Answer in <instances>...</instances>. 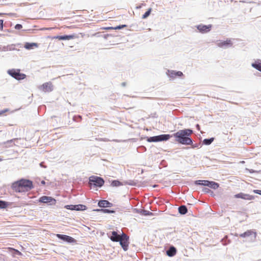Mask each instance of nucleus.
I'll use <instances>...</instances> for the list:
<instances>
[{
	"label": "nucleus",
	"instance_id": "c9c22d12",
	"mask_svg": "<svg viewBox=\"0 0 261 261\" xmlns=\"http://www.w3.org/2000/svg\"><path fill=\"white\" fill-rule=\"evenodd\" d=\"M203 191L205 192H208V191H209V189H207V188H204L203 189Z\"/></svg>",
	"mask_w": 261,
	"mask_h": 261
},
{
	"label": "nucleus",
	"instance_id": "6e6552de",
	"mask_svg": "<svg viewBox=\"0 0 261 261\" xmlns=\"http://www.w3.org/2000/svg\"><path fill=\"white\" fill-rule=\"evenodd\" d=\"M39 201L40 202L46 203H50L52 204H55L56 202V200L53 197L46 196H43L41 197L39 199Z\"/></svg>",
	"mask_w": 261,
	"mask_h": 261
},
{
	"label": "nucleus",
	"instance_id": "bb28decb",
	"mask_svg": "<svg viewBox=\"0 0 261 261\" xmlns=\"http://www.w3.org/2000/svg\"><path fill=\"white\" fill-rule=\"evenodd\" d=\"M8 206V204L6 202L0 200V208H4L7 207Z\"/></svg>",
	"mask_w": 261,
	"mask_h": 261
},
{
	"label": "nucleus",
	"instance_id": "ddd939ff",
	"mask_svg": "<svg viewBox=\"0 0 261 261\" xmlns=\"http://www.w3.org/2000/svg\"><path fill=\"white\" fill-rule=\"evenodd\" d=\"M76 37V36L73 34V35H64V36H56L54 37L53 38L61 40L73 39Z\"/></svg>",
	"mask_w": 261,
	"mask_h": 261
},
{
	"label": "nucleus",
	"instance_id": "473e14b6",
	"mask_svg": "<svg viewBox=\"0 0 261 261\" xmlns=\"http://www.w3.org/2000/svg\"><path fill=\"white\" fill-rule=\"evenodd\" d=\"M3 28V20L0 19V30H2Z\"/></svg>",
	"mask_w": 261,
	"mask_h": 261
},
{
	"label": "nucleus",
	"instance_id": "f257e3e1",
	"mask_svg": "<svg viewBox=\"0 0 261 261\" xmlns=\"http://www.w3.org/2000/svg\"><path fill=\"white\" fill-rule=\"evenodd\" d=\"M193 131L190 129L179 130L173 134L175 140L177 142L184 145H191L192 144V140L188 136H191Z\"/></svg>",
	"mask_w": 261,
	"mask_h": 261
},
{
	"label": "nucleus",
	"instance_id": "9b49d317",
	"mask_svg": "<svg viewBox=\"0 0 261 261\" xmlns=\"http://www.w3.org/2000/svg\"><path fill=\"white\" fill-rule=\"evenodd\" d=\"M57 237L64 241L69 242V243H74L75 242V240L68 236L64 235V234H57Z\"/></svg>",
	"mask_w": 261,
	"mask_h": 261
},
{
	"label": "nucleus",
	"instance_id": "a211bd4d",
	"mask_svg": "<svg viewBox=\"0 0 261 261\" xmlns=\"http://www.w3.org/2000/svg\"><path fill=\"white\" fill-rule=\"evenodd\" d=\"M38 45L36 43H25L24 47L27 49H32L34 47H37Z\"/></svg>",
	"mask_w": 261,
	"mask_h": 261
},
{
	"label": "nucleus",
	"instance_id": "2eb2a0df",
	"mask_svg": "<svg viewBox=\"0 0 261 261\" xmlns=\"http://www.w3.org/2000/svg\"><path fill=\"white\" fill-rule=\"evenodd\" d=\"M121 238V235L118 234L117 232L113 231L112 232V236L110 237L111 241L113 242H118Z\"/></svg>",
	"mask_w": 261,
	"mask_h": 261
},
{
	"label": "nucleus",
	"instance_id": "39448f33",
	"mask_svg": "<svg viewBox=\"0 0 261 261\" xmlns=\"http://www.w3.org/2000/svg\"><path fill=\"white\" fill-rule=\"evenodd\" d=\"M171 136L168 134L161 135L159 136L151 137L148 138V142H159L162 141H167L171 138Z\"/></svg>",
	"mask_w": 261,
	"mask_h": 261
},
{
	"label": "nucleus",
	"instance_id": "72a5a7b5",
	"mask_svg": "<svg viewBox=\"0 0 261 261\" xmlns=\"http://www.w3.org/2000/svg\"><path fill=\"white\" fill-rule=\"evenodd\" d=\"M17 140H18V138H15V139H11V140L7 141L6 143H11V142H14L15 141Z\"/></svg>",
	"mask_w": 261,
	"mask_h": 261
},
{
	"label": "nucleus",
	"instance_id": "1a4fd4ad",
	"mask_svg": "<svg viewBox=\"0 0 261 261\" xmlns=\"http://www.w3.org/2000/svg\"><path fill=\"white\" fill-rule=\"evenodd\" d=\"M40 89L44 92H51L53 90V85L50 82H46L41 86Z\"/></svg>",
	"mask_w": 261,
	"mask_h": 261
},
{
	"label": "nucleus",
	"instance_id": "4be33fe9",
	"mask_svg": "<svg viewBox=\"0 0 261 261\" xmlns=\"http://www.w3.org/2000/svg\"><path fill=\"white\" fill-rule=\"evenodd\" d=\"M214 140V138H211L210 139H205L203 140V143L205 145H208L211 144L213 142Z\"/></svg>",
	"mask_w": 261,
	"mask_h": 261
},
{
	"label": "nucleus",
	"instance_id": "0eeeda50",
	"mask_svg": "<svg viewBox=\"0 0 261 261\" xmlns=\"http://www.w3.org/2000/svg\"><path fill=\"white\" fill-rule=\"evenodd\" d=\"M118 242H120V244L123 249L125 251H126L128 246V237L125 233H123L121 235V238H120V241Z\"/></svg>",
	"mask_w": 261,
	"mask_h": 261
},
{
	"label": "nucleus",
	"instance_id": "f03ea898",
	"mask_svg": "<svg viewBox=\"0 0 261 261\" xmlns=\"http://www.w3.org/2000/svg\"><path fill=\"white\" fill-rule=\"evenodd\" d=\"M33 188L32 182L28 179H22L12 184L13 189L17 192L28 191Z\"/></svg>",
	"mask_w": 261,
	"mask_h": 261
},
{
	"label": "nucleus",
	"instance_id": "423d86ee",
	"mask_svg": "<svg viewBox=\"0 0 261 261\" xmlns=\"http://www.w3.org/2000/svg\"><path fill=\"white\" fill-rule=\"evenodd\" d=\"M8 72L10 75L17 80H22L25 77V75L20 73L19 70L11 69Z\"/></svg>",
	"mask_w": 261,
	"mask_h": 261
},
{
	"label": "nucleus",
	"instance_id": "f3484780",
	"mask_svg": "<svg viewBox=\"0 0 261 261\" xmlns=\"http://www.w3.org/2000/svg\"><path fill=\"white\" fill-rule=\"evenodd\" d=\"M85 207H86V206L83 205H67L66 206V207L67 209L72 210H76L77 211L85 210Z\"/></svg>",
	"mask_w": 261,
	"mask_h": 261
},
{
	"label": "nucleus",
	"instance_id": "393cba45",
	"mask_svg": "<svg viewBox=\"0 0 261 261\" xmlns=\"http://www.w3.org/2000/svg\"><path fill=\"white\" fill-rule=\"evenodd\" d=\"M252 66L255 68V69H257L258 70L261 71V63H253L252 64Z\"/></svg>",
	"mask_w": 261,
	"mask_h": 261
},
{
	"label": "nucleus",
	"instance_id": "2f4dec72",
	"mask_svg": "<svg viewBox=\"0 0 261 261\" xmlns=\"http://www.w3.org/2000/svg\"><path fill=\"white\" fill-rule=\"evenodd\" d=\"M22 28V25H21V24H17L15 26V29H17V30H20V29H21Z\"/></svg>",
	"mask_w": 261,
	"mask_h": 261
},
{
	"label": "nucleus",
	"instance_id": "b1692460",
	"mask_svg": "<svg viewBox=\"0 0 261 261\" xmlns=\"http://www.w3.org/2000/svg\"><path fill=\"white\" fill-rule=\"evenodd\" d=\"M126 25H118L116 27H108L106 28L107 30H118L125 28Z\"/></svg>",
	"mask_w": 261,
	"mask_h": 261
},
{
	"label": "nucleus",
	"instance_id": "412c9836",
	"mask_svg": "<svg viewBox=\"0 0 261 261\" xmlns=\"http://www.w3.org/2000/svg\"><path fill=\"white\" fill-rule=\"evenodd\" d=\"M178 211L181 214H185L187 213V207L185 205H181L178 207Z\"/></svg>",
	"mask_w": 261,
	"mask_h": 261
},
{
	"label": "nucleus",
	"instance_id": "a878e982",
	"mask_svg": "<svg viewBox=\"0 0 261 261\" xmlns=\"http://www.w3.org/2000/svg\"><path fill=\"white\" fill-rule=\"evenodd\" d=\"M111 185L113 187H118L122 185V184L118 180H113L111 183Z\"/></svg>",
	"mask_w": 261,
	"mask_h": 261
},
{
	"label": "nucleus",
	"instance_id": "c756f323",
	"mask_svg": "<svg viewBox=\"0 0 261 261\" xmlns=\"http://www.w3.org/2000/svg\"><path fill=\"white\" fill-rule=\"evenodd\" d=\"M8 249L9 250H10V251H11V250H13V251H15L16 252H17L18 254H21V253H20V251H19L18 250H16V249H14V248H11V247H8Z\"/></svg>",
	"mask_w": 261,
	"mask_h": 261
},
{
	"label": "nucleus",
	"instance_id": "4468645a",
	"mask_svg": "<svg viewBox=\"0 0 261 261\" xmlns=\"http://www.w3.org/2000/svg\"><path fill=\"white\" fill-rule=\"evenodd\" d=\"M211 28V25H199L197 26L198 30L202 33H206L210 31Z\"/></svg>",
	"mask_w": 261,
	"mask_h": 261
},
{
	"label": "nucleus",
	"instance_id": "f704fd0d",
	"mask_svg": "<svg viewBox=\"0 0 261 261\" xmlns=\"http://www.w3.org/2000/svg\"><path fill=\"white\" fill-rule=\"evenodd\" d=\"M253 192L255 193H256V194H258L259 195H261V190H255L253 191Z\"/></svg>",
	"mask_w": 261,
	"mask_h": 261
},
{
	"label": "nucleus",
	"instance_id": "c85d7f7f",
	"mask_svg": "<svg viewBox=\"0 0 261 261\" xmlns=\"http://www.w3.org/2000/svg\"><path fill=\"white\" fill-rule=\"evenodd\" d=\"M10 111V110L8 109H6L0 111V116L6 115V113Z\"/></svg>",
	"mask_w": 261,
	"mask_h": 261
},
{
	"label": "nucleus",
	"instance_id": "dca6fc26",
	"mask_svg": "<svg viewBox=\"0 0 261 261\" xmlns=\"http://www.w3.org/2000/svg\"><path fill=\"white\" fill-rule=\"evenodd\" d=\"M252 235L253 236V237L255 238L256 236V233L251 230H248L244 233L240 234V237L242 238H245Z\"/></svg>",
	"mask_w": 261,
	"mask_h": 261
},
{
	"label": "nucleus",
	"instance_id": "20e7f679",
	"mask_svg": "<svg viewBox=\"0 0 261 261\" xmlns=\"http://www.w3.org/2000/svg\"><path fill=\"white\" fill-rule=\"evenodd\" d=\"M104 184L103 179L99 177L92 176L89 178V184L91 187H101Z\"/></svg>",
	"mask_w": 261,
	"mask_h": 261
},
{
	"label": "nucleus",
	"instance_id": "7c9ffc66",
	"mask_svg": "<svg viewBox=\"0 0 261 261\" xmlns=\"http://www.w3.org/2000/svg\"><path fill=\"white\" fill-rule=\"evenodd\" d=\"M98 211H103V212H104L105 213H114V211H110V210H107V209H102V210H98Z\"/></svg>",
	"mask_w": 261,
	"mask_h": 261
},
{
	"label": "nucleus",
	"instance_id": "cd10ccee",
	"mask_svg": "<svg viewBox=\"0 0 261 261\" xmlns=\"http://www.w3.org/2000/svg\"><path fill=\"white\" fill-rule=\"evenodd\" d=\"M150 12H151V9H149L147 11H146L144 13V14L143 15L142 18L145 19V18H147L150 15Z\"/></svg>",
	"mask_w": 261,
	"mask_h": 261
},
{
	"label": "nucleus",
	"instance_id": "5701e85b",
	"mask_svg": "<svg viewBox=\"0 0 261 261\" xmlns=\"http://www.w3.org/2000/svg\"><path fill=\"white\" fill-rule=\"evenodd\" d=\"M172 77L181 76L182 75V73L181 71H172L171 73Z\"/></svg>",
	"mask_w": 261,
	"mask_h": 261
},
{
	"label": "nucleus",
	"instance_id": "aec40b11",
	"mask_svg": "<svg viewBox=\"0 0 261 261\" xmlns=\"http://www.w3.org/2000/svg\"><path fill=\"white\" fill-rule=\"evenodd\" d=\"M111 203L106 200H101L98 202V205L101 207H107L109 206Z\"/></svg>",
	"mask_w": 261,
	"mask_h": 261
},
{
	"label": "nucleus",
	"instance_id": "9d476101",
	"mask_svg": "<svg viewBox=\"0 0 261 261\" xmlns=\"http://www.w3.org/2000/svg\"><path fill=\"white\" fill-rule=\"evenodd\" d=\"M234 197L236 198H242L245 200H251L254 199V196L249 194L240 193L236 194Z\"/></svg>",
	"mask_w": 261,
	"mask_h": 261
},
{
	"label": "nucleus",
	"instance_id": "6ab92c4d",
	"mask_svg": "<svg viewBox=\"0 0 261 261\" xmlns=\"http://www.w3.org/2000/svg\"><path fill=\"white\" fill-rule=\"evenodd\" d=\"M176 253V250L174 247H170L167 251V255L169 256H173Z\"/></svg>",
	"mask_w": 261,
	"mask_h": 261
},
{
	"label": "nucleus",
	"instance_id": "f8f14e48",
	"mask_svg": "<svg viewBox=\"0 0 261 261\" xmlns=\"http://www.w3.org/2000/svg\"><path fill=\"white\" fill-rule=\"evenodd\" d=\"M217 45L220 47H223L224 46H231L232 43L230 39H227L225 41H217Z\"/></svg>",
	"mask_w": 261,
	"mask_h": 261
},
{
	"label": "nucleus",
	"instance_id": "7ed1b4c3",
	"mask_svg": "<svg viewBox=\"0 0 261 261\" xmlns=\"http://www.w3.org/2000/svg\"><path fill=\"white\" fill-rule=\"evenodd\" d=\"M196 185H200L205 186H207L213 189H217L219 187L218 183L215 181H210L207 180H199L195 181Z\"/></svg>",
	"mask_w": 261,
	"mask_h": 261
}]
</instances>
